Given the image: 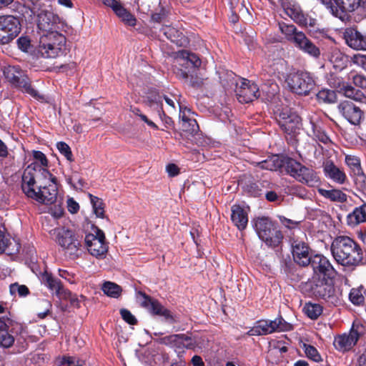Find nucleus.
I'll return each mask as SVG.
<instances>
[{
	"label": "nucleus",
	"mask_w": 366,
	"mask_h": 366,
	"mask_svg": "<svg viewBox=\"0 0 366 366\" xmlns=\"http://www.w3.org/2000/svg\"><path fill=\"white\" fill-rule=\"evenodd\" d=\"M286 82L290 90L299 95H308L315 87V81L307 72L290 73L287 75Z\"/></svg>",
	"instance_id": "obj_8"
},
{
	"label": "nucleus",
	"mask_w": 366,
	"mask_h": 366,
	"mask_svg": "<svg viewBox=\"0 0 366 366\" xmlns=\"http://www.w3.org/2000/svg\"><path fill=\"white\" fill-rule=\"evenodd\" d=\"M345 162L351 169L353 174H358L360 172L362 168L360 166V161L357 157L355 156L347 155L345 157Z\"/></svg>",
	"instance_id": "obj_49"
},
{
	"label": "nucleus",
	"mask_w": 366,
	"mask_h": 366,
	"mask_svg": "<svg viewBox=\"0 0 366 366\" xmlns=\"http://www.w3.org/2000/svg\"><path fill=\"white\" fill-rule=\"evenodd\" d=\"M33 157L35 159L38 160L41 163V166L46 167L48 165V160L45 154L40 151H34Z\"/></svg>",
	"instance_id": "obj_63"
},
{
	"label": "nucleus",
	"mask_w": 366,
	"mask_h": 366,
	"mask_svg": "<svg viewBox=\"0 0 366 366\" xmlns=\"http://www.w3.org/2000/svg\"><path fill=\"white\" fill-rule=\"evenodd\" d=\"M137 295L142 297V300H140L142 307L149 310L153 315L164 317L165 320L170 323L176 322L171 312L162 305L158 300L153 299L142 291H139Z\"/></svg>",
	"instance_id": "obj_14"
},
{
	"label": "nucleus",
	"mask_w": 366,
	"mask_h": 366,
	"mask_svg": "<svg viewBox=\"0 0 366 366\" xmlns=\"http://www.w3.org/2000/svg\"><path fill=\"white\" fill-rule=\"evenodd\" d=\"M340 90L346 97L356 101H360L363 97V94L360 90L356 89L350 85L343 84Z\"/></svg>",
	"instance_id": "obj_42"
},
{
	"label": "nucleus",
	"mask_w": 366,
	"mask_h": 366,
	"mask_svg": "<svg viewBox=\"0 0 366 366\" xmlns=\"http://www.w3.org/2000/svg\"><path fill=\"white\" fill-rule=\"evenodd\" d=\"M20 21L14 16H0V44L12 41L20 33Z\"/></svg>",
	"instance_id": "obj_10"
},
{
	"label": "nucleus",
	"mask_w": 366,
	"mask_h": 366,
	"mask_svg": "<svg viewBox=\"0 0 366 366\" xmlns=\"http://www.w3.org/2000/svg\"><path fill=\"white\" fill-rule=\"evenodd\" d=\"M330 249L335 260L344 267L353 270L362 262L363 252L360 246L347 236L335 237Z\"/></svg>",
	"instance_id": "obj_1"
},
{
	"label": "nucleus",
	"mask_w": 366,
	"mask_h": 366,
	"mask_svg": "<svg viewBox=\"0 0 366 366\" xmlns=\"http://www.w3.org/2000/svg\"><path fill=\"white\" fill-rule=\"evenodd\" d=\"M350 301L356 305H360L365 302V297L361 294L360 291L352 289L349 295Z\"/></svg>",
	"instance_id": "obj_57"
},
{
	"label": "nucleus",
	"mask_w": 366,
	"mask_h": 366,
	"mask_svg": "<svg viewBox=\"0 0 366 366\" xmlns=\"http://www.w3.org/2000/svg\"><path fill=\"white\" fill-rule=\"evenodd\" d=\"M180 334L171 335L159 338L157 342L162 345H165L171 347H176L180 349Z\"/></svg>",
	"instance_id": "obj_45"
},
{
	"label": "nucleus",
	"mask_w": 366,
	"mask_h": 366,
	"mask_svg": "<svg viewBox=\"0 0 366 366\" xmlns=\"http://www.w3.org/2000/svg\"><path fill=\"white\" fill-rule=\"evenodd\" d=\"M286 172L299 182L313 187L320 181L317 173L294 159L290 158L286 162Z\"/></svg>",
	"instance_id": "obj_7"
},
{
	"label": "nucleus",
	"mask_w": 366,
	"mask_h": 366,
	"mask_svg": "<svg viewBox=\"0 0 366 366\" xmlns=\"http://www.w3.org/2000/svg\"><path fill=\"white\" fill-rule=\"evenodd\" d=\"M303 310L312 320L317 319L322 312V307L318 304L307 303Z\"/></svg>",
	"instance_id": "obj_43"
},
{
	"label": "nucleus",
	"mask_w": 366,
	"mask_h": 366,
	"mask_svg": "<svg viewBox=\"0 0 366 366\" xmlns=\"http://www.w3.org/2000/svg\"><path fill=\"white\" fill-rule=\"evenodd\" d=\"M161 97L159 95L153 97H147V99L145 101V103L147 106L152 107L154 104L159 106V109L158 110L159 116L160 119L164 122V127L167 129L172 128L174 125V122L172 118L167 116L162 108V104L161 102Z\"/></svg>",
	"instance_id": "obj_31"
},
{
	"label": "nucleus",
	"mask_w": 366,
	"mask_h": 366,
	"mask_svg": "<svg viewBox=\"0 0 366 366\" xmlns=\"http://www.w3.org/2000/svg\"><path fill=\"white\" fill-rule=\"evenodd\" d=\"M272 184L268 181L249 182L244 186V191L251 196L261 197L266 189H271Z\"/></svg>",
	"instance_id": "obj_30"
},
{
	"label": "nucleus",
	"mask_w": 366,
	"mask_h": 366,
	"mask_svg": "<svg viewBox=\"0 0 366 366\" xmlns=\"http://www.w3.org/2000/svg\"><path fill=\"white\" fill-rule=\"evenodd\" d=\"M345 39L349 46L357 50L366 49V39L360 32L354 30H347L345 33Z\"/></svg>",
	"instance_id": "obj_27"
},
{
	"label": "nucleus",
	"mask_w": 366,
	"mask_h": 366,
	"mask_svg": "<svg viewBox=\"0 0 366 366\" xmlns=\"http://www.w3.org/2000/svg\"><path fill=\"white\" fill-rule=\"evenodd\" d=\"M55 237V241L62 247L65 255L71 259H76L82 253L81 241L75 236L72 230L65 227L56 228L50 232Z\"/></svg>",
	"instance_id": "obj_3"
},
{
	"label": "nucleus",
	"mask_w": 366,
	"mask_h": 366,
	"mask_svg": "<svg viewBox=\"0 0 366 366\" xmlns=\"http://www.w3.org/2000/svg\"><path fill=\"white\" fill-rule=\"evenodd\" d=\"M21 69L19 66H9L4 69V75L6 80L10 82L14 80L16 74H19Z\"/></svg>",
	"instance_id": "obj_56"
},
{
	"label": "nucleus",
	"mask_w": 366,
	"mask_h": 366,
	"mask_svg": "<svg viewBox=\"0 0 366 366\" xmlns=\"http://www.w3.org/2000/svg\"><path fill=\"white\" fill-rule=\"evenodd\" d=\"M274 114L281 129L288 134L295 133L300 124V117L287 107L278 109Z\"/></svg>",
	"instance_id": "obj_11"
},
{
	"label": "nucleus",
	"mask_w": 366,
	"mask_h": 366,
	"mask_svg": "<svg viewBox=\"0 0 366 366\" xmlns=\"http://www.w3.org/2000/svg\"><path fill=\"white\" fill-rule=\"evenodd\" d=\"M258 237L271 247H278L282 241L283 234L274 223L267 217L257 219L254 224Z\"/></svg>",
	"instance_id": "obj_4"
},
{
	"label": "nucleus",
	"mask_w": 366,
	"mask_h": 366,
	"mask_svg": "<svg viewBox=\"0 0 366 366\" xmlns=\"http://www.w3.org/2000/svg\"><path fill=\"white\" fill-rule=\"evenodd\" d=\"M295 45L315 59H318L320 56L321 51L320 48L309 39L305 34H297V36L295 38Z\"/></svg>",
	"instance_id": "obj_24"
},
{
	"label": "nucleus",
	"mask_w": 366,
	"mask_h": 366,
	"mask_svg": "<svg viewBox=\"0 0 366 366\" xmlns=\"http://www.w3.org/2000/svg\"><path fill=\"white\" fill-rule=\"evenodd\" d=\"M335 3L334 16L342 21L348 19L347 14L352 12L360 6L366 7V0H333Z\"/></svg>",
	"instance_id": "obj_18"
},
{
	"label": "nucleus",
	"mask_w": 366,
	"mask_h": 366,
	"mask_svg": "<svg viewBox=\"0 0 366 366\" xmlns=\"http://www.w3.org/2000/svg\"><path fill=\"white\" fill-rule=\"evenodd\" d=\"M120 314L122 319L129 325H136L137 322L135 317L127 309H122Z\"/></svg>",
	"instance_id": "obj_60"
},
{
	"label": "nucleus",
	"mask_w": 366,
	"mask_h": 366,
	"mask_svg": "<svg viewBox=\"0 0 366 366\" xmlns=\"http://www.w3.org/2000/svg\"><path fill=\"white\" fill-rule=\"evenodd\" d=\"M319 194L331 202L343 203L347 202V196L342 190L337 189H318Z\"/></svg>",
	"instance_id": "obj_33"
},
{
	"label": "nucleus",
	"mask_w": 366,
	"mask_h": 366,
	"mask_svg": "<svg viewBox=\"0 0 366 366\" xmlns=\"http://www.w3.org/2000/svg\"><path fill=\"white\" fill-rule=\"evenodd\" d=\"M85 360L75 356H64L59 362V366H84Z\"/></svg>",
	"instance_id": "obj_46"
},
{
	"label": "nucleus",
	"mask_w": 366,
	"mask_h": 366,
	"mask_svg": "<svg viewBox=\"0 0 366 366\" xmlns=\"http://www.w3.org/2000/svg\"><path fill=\"white\" fill-rule=\"evenodd\" d=\"M177 63L185 69H196L200 66L201 60L199 56L187 50H180L175 54Z\"/></svg>",
	"instance_id": "obj_23"
},
{
	"label": "nucleus",
	"mask_w": 366,
	"mask_h": 366,
	"mask_svg": "<svg viewBox=\"0 0 366 366\" xmlns=\"http://www.w3.org/2000/svg\"><path fill=\"white\" fill-rule=\"evenodd\" d=\"M304 347L305 352L308 358L315 362H320L322 360L320 355L314 346L305 344Z\"/></svg>",
	"instance_id": "obj_51"
},
{
	"label": "nucleus",
	"mask_w": 366,
	"mask_h": 366,
	"mask_svg": "<svg viewBox=\"0 0 366 366\" xmlns=\"http://www.w3.org/2000/svg\"><path fill=\"white\" fill-rule=\"evenodd\" d=\"M65 46H59L49 42L46 39H40L38 51L44 58H55L64 53Z\"/></svg>",
	"instance_id": "obj_25"
},
{
	"label": "nucleus",
	"mask_w": 366,
	"mask_h": 366,
	"mask_svg": "<svg viewBox=\"0 0 366 366\" xmlns=\"http://www.w3.org/2000/svg\"><path fill=\"white\" fill-rule=\"evenodd\" d=\"M280 29L282 33L284 34L287 39L295 44V38L297 36V34H304L302 31H298L296 26L293 24H287L285 23L279 24Z\"/></svg>",
	"instance_id": "obj_38"
},
{
	"label": "nucleus",
	"mask_w": 366,
	"mask_h": 366,
	"mask_svg": "<svg viewBox=\"0 0 366 366\" xmlns=\"http://www.w3.org/2000/svg\"><path fill=\"white\" fill-rule=\"evenodd\" d=\"M364 327L361 324H353L349 333H344L335 337L333 345L336 350L345 352L350 350L364 333Z\"/></svg>",
	"instance_id": "obj_9"
},
{
	"label": "nucleus",
	"mask_w": 366,
	"mask_h": 366,
	"mask_svg": "<svg viewBox=\"0 0 366 366\" xmlns=\"http://www.w3.org/2000/svg\"><path fill=\"white\" fill-rule=\"evenodd\" d=\"M26 174V183L21 189L28 197L46 204H52L56 201L58 193L56 182L40 184L36 192L34 186V177L30 176L29 172Z\"/></svg>",
	"instance_id": "obj_2"
},
{
	"label": "nucleus",
	"mask_w": 366,
	"mask_h": 366,
	"mask_svg": "<svg viewBox=\"0 0 366 366\" xmlns=\"http://www.w3.org/2000/svg\"><path fill=\"white\" fill-rule=\"evenodd\" d=\"M337 109L342 116L352 124L357 125L360 123L363 112L352 102L349 100L341 102L337 106Z\"/></svg>",
	"instance_id": "obj_19"
},
{
	"label": "nucleus",
	"mask_w": 366,
	"mask_h": 366,
	"mask_svg": "<svg viewBox=\"0 0 366 366\" xmlns=\"http://www.w3.org/2000/svg\"><path fill=\"white\" fill-rule=\"evenodd\" d=\"M67 208L69 212H70L72 214H75L79 211V205L72 198H69L67 200Z\"/></svg>",
	"instance_id": "obj_64"
},
{
	"label": "nucleus",
	"mask_w": 366,
	"mask_h": 366,
	"mask_svg": "<svg viewBox=\"0 0 366 366\" xmlns=\"http://www.w3.org/2000/svg\"><path fill=\"white\" fill-rule=\"evenodd\" d=\"M14 336L9 333L8 331L0 335V347L3 348L11 347L14 345Z\"/></svg>",
	"instance_id": "obj_52"
},
{
	"label": "nucleus",
	"mask_w": 366,
	"mask_h": 366,
	"mask_svg": "<svg viewBox=\"0 0 366 366\" xmlns=\"http://www.w3.org/2000/svg\"><path fill=\"white\" fill-rule=\"evenodd\" d=\"M29 173L30 176L34 177V186H35L37 182H40L41 179H47L48 183H56V178L53 176L46 169L43 168L41 165L33 163L29 164L24 170L22 179H21V187L25 185L26 183V173Z\"/></svg>",
	"instance_id": "obj_20"
},
{
	"label": "nucleus",
	"mask_w": 366,
	"mask_h": 366,
	"mask_svg": "<svg viewBox=\"0 0 366 366\" xmlns=\"http://www.w3.org/2000/svg\"><path fill=\"white\" fill-rule=\"evenodd\" d=\"M290 157H280L279 156H273L264 161L257 163V165L263 169L276 171L284 168L286 170V162Z\"/></svg>",
	"instance_id": "obj_29"
},
{
	"label": "nucleus",
	"mask_w": 366,
	"mask_h": 366,
	"mask_svg": "<svg viewBox=\"0 0 366 366\" xmlns=\"http://www.w3.org/2000/svg\"><path fill=\"white\" fill-rule=\"evenodd\" d=\"M102 290L107 296L117 298L122 293V287L117 284L112 282H105L102 287Z\"/></svg>",
	"instance_id": "obj_39"
},
{
	"label": "nucleus",
	"mask_w": 366,
	"mask_h": 366,
	"mask_svg": "<svg viewBox=\"0 0 366 366\" xmlns=\"http://www.w3.org/2000/svg\"><path fill=\"white\" fill-rule=\"evenodd\" d=\"M257 324L262 335L272 333L274 332L275 322L268 320H259Z\"/></svg>",
	"instance_id": "obj_48"
},
{
	"label": "nucleus",
	"mask_w": 366,
	"mask_h": 366,
	"mask_svg": "<svg viewBox=\"0 0 366 366\" xmlns=\"http://www.w3.org/2000/svg\"><path fill=\"white\" fill-rule=\"evenodd\" d=\"M317 98L319 102L323 103H335L337 101L336 93L330 89H322L317 94Z\"/></svg>",
	"instance_id": "obj_44"
},
{
	"label": "nucleus",
	"mask_w": 366,
	"mask_h": 366,
	"mask_svg": "<svg viewBox=\"0 0 366 366\" xmlns=\"http://www.w3.org/2000/svg\"><path fill=\"white\" fill-rule=\"evenodd\" d=\"M137 295L142 297V300H140L142 307L149 310L153 315L164 317L165 320L170 323L176 322L171 312L162 305L158 300L153 299L142 291H139Z\"/></svg>",
	"instance_id": "obj_15"
},
{
	"label": "nucleus",
	"mask_w": 366,
	"mask_h": 366,
	"mask_svg": "<svg viewBox=\"0 0 366 366\" xmlns=\"http://www.w3.org/2000/svg\"><path fill=\"white\" fill-rule=\"evenodd\" d=\"M310 265L312 267L314 273L316 274L315 276L322 274L330 278L336 274L330 262L321 254L313 256Z\"/></svg>",
	"instance_id": "obj_21"
},
{
	"label": "nucleus",
	"mask_w": 366,
	"mask_h": 366,
	"mask_svg": "<svg viewBox=\"0 0 366 366\" xmlns=\"http://www.w3.org/2000/svg\"><path fill=\"white\" fill-rule=\"evenodd\" d=\"M181 118V128L183 132L191 134L197 132L199 126L195 119L187 118L185 114H182Z\"/></svg>",
	"instance_id": "obj_40"
},
{
	"label": "nucleus",
	"mask_w": 366,
	"mask_h": 366,
	"mask_svg": "<svg viewBox=\"0 0 366 366\" xmlns=\"http://www.w3.org/2000/svg\"><path fill=\"white\" fill-rule=\"evenodd\" d=\"M29 8L32 14L37 16L38 28L43 31H51L59 28V18L49 10L39 1H31Z\"/></svg>",
	"instance_id": "obj_5"
},
{
	"label": "nucleus",
	"mask_w": 366,
	"mask_h": 366,
	"mask_svg": "<svg viewBox=\"0 0 366 366\" xmlns=\"http://www.w3.org/2000/svg\"><path fill=\"white\" fill-rule=\"evenodd\" d=\"M232 221L240 230L244 229L248 222L247 214L244 209L239 205H234L232 207Z\"/></svg>",
	"instance_id": "obj_32"
},
{
	"label": "nucleus",
	"mask_w": 366,
	"mask_h": 366,
	"mask_svg": "<svg viewBox=\"0 0 366 366\" xmlns=\"http://www.w3.org/2000/svg\"><path fill=\"white\" fill-rule=\"evenodd\" d=\"M264 194L266 199L271 202H280L282 200L280 195H278L274 191L269 190V189H266Z\"/></svg>",
	"instance_id": "obj_61"
},
{
	"label": "nucleus",
	"mask_w": 366,
	"mask_h": 366,
	"mask_svg": "<svg viewBox=\"0 0 366 366\" xmlns=\"http://www.w3.org/2000/svg\"><path fill=\"white\" fill-rule=\"evenodd\" d=\"M347 224L352 227L366 222V209L365 204L356 207L352 212L350 213L347 215Z\"/></svg>",
	"instance_id": "obj_34"
},
{
	"label": "nucleus",
	"mask_w": 366,
	"mask_h": 366,
	"mask_svg": "<svg viewBox=\"0 0 366 366\" xmlns=\"http://www.w3.org/2000/svg\"><path fill=\"white\" fill-rule=\"evenodd\" d=\"M18 73L19 74H16L14 80L11 81L9 83L13 86L21 89L38 100H44V97L39 94V92L31 86L29 79L25 72L20 69Z\"/></svg>",
	"instance_id": "obj_22"
},
{
	"label": "nucleus",
	"mask_w": 366,
	"mask_h": 366,
	"mask_svg": "<svg viewBox=\"0 0 366 366\" xmlns=\"http://www.w3.org/2000/svg\"><path fill=\"white\" fill-rule=\"evenodd\" d=\"M9 290L11 295H15L17 292L20 297H25L29 294V290L26 285H19L17 282L11 284Z\"/></svg>",
	"instance_id": "obj_50"
},
{
	"label": "nucleus",
	"mask_w": 366,
	"mask_h": 366,
	"mask_svg": "<svg viewBox=\"0 0 366 366\" xmlns=\"http://www.w3.org/2000/svg\"><path fill=\"white\" fill-rule=\"evenodd\" d=\"M89 197L92 204L94 213L97 217H104V204L103 200L92 194H89Z\"/></svg>",
	"instance_id": "obj_41"
},
{
	"label": "nucleus",
	"mask_w": 366,
	"mask_h": 366,
	"mask_svg": "<svg viewBox=\"0 0 366 366\" xmlns=\"http://www.w3.org/2000/svg\"><path fill=\"white\" fill-rule=\"evenodd\" d=\"M330 59L334 67L340 70L346 67L349 61L348 56L337 49L332 51Z\"/></svg>",
	"instance_id": "obj_36"
},
{
	"label": "nucleus",
	"mask_w": 366,
	"mask_h": 366,
	"mask_svg": "<svg viewBox=\"0 0 366 366\" xmlns=\"http://www.w3.org/2000/svg\"><path fill=\"white\" fill-rule=\"evenodd\" d=\"M19 49L23 52H29L33 49L31 38L26 35H22L16 40Z\"/></svg>",
	"instance_id": "obj_47"
},
{
	"label": "nucleus",
	"mask_w": 366,
	"mask_h": 366,
	"mask_svg": "<svg viewBox=\"0 0 366 366\" xmlns=\"http://www.w3.org/2000/svg\"><path fill=\"white\" fill-rule=\"evenodd\" d=\"M41 280L51 290H54L55 294L59 298L68 299L71 306L79 307V300L75 295H72L69 290L64 289L59 280L54 278L50 274L45 272L42 274Z\"/></svg>",
	"instance_id": "obj_13"
},
{
	"label": "nucleus",
	"mask_w": 366,
	"mask_h": 366,
	"mask_svg": "<svg viewBox=\"0 0 366 366\" xmlns=\"http://www.w3.org/2000/svg\"><path fill=\"white\" fill-rule=\"evenodd\" d=\"M56 147H57L58 150L59 151V152L61 154H63L66 158L67 160H69V162L74 161L71 148L66 143H65L64 142H58L56 144Z\"/></svg>",
	"instance_id": "obj_53"
},
{
	"label": "nucleus",
	"mask_w": 366,
	"mask_h": 366,
	"mask_svg": "<svg viewBox=\"0 0 366 366\" xmlns=\"http://www.w3.org/2000/svg\"><path fill=\"white\" fill-rule=\"evenodd\" d=\"M315 137L317 141L325 144H329L332 142L330 137L321 129H316L315 131Z\"/></svg>",
	"instance_id": "obj_62"
},
{
	"label": "nucleus",
	"mask_w": 366,
	"mask_h": 366,
	"mask_svg": "<svg viewBox=\"0 0 366 366\" xmlns=\"http://www.w3.org/2000/svg\"><path fill=\"white\" fill-rule=\"evenodd\" d=\"M114 13L125 24L132 26L136 24L137 19L134 16L127 11L122 4L116 8Z\"/></svg>",
	"instance_id": "obj_37"
},
{
	"label": "nucleus",
	"mask_w": 366,
	"mask_h": 366,
	"mask_svg": "<svg viewBox=\"0 0 366 366\" xmlns=\"http://www.w3.org/2000/svg\"><path fill=\"white\" fill-rule=\"evenodd\" d=\"M235 93L238 101L242 104L251 102L260 96L257 85L245 79L240 84H236Z\"/></svg>",
	"instance_id": "obj_16"
},
{
	"label": "nucleus",
	"mask_w": 366,
	"mask_h": 366,
	"mask_svg": "<svg viewBox=\"0 0 366 366\" xmlns=\"http://www.w3.org/2000/svg\"><path fill=\"white\" fill-rule=\"evenodd\" d=\"M272 322H275V331H288L292 330V325L287 322L282 317L277 318Z\"/></svg>",
	"instance_id": "obj_58"
},
{
	"label": "nucleus",
	"mask_w": 366,
	"mask_h": 366,
	"mask_svg": "<svg viewBox=\"0 0 366 366\" xmlns=\"http://www.w3.org/2000/svg\"><path fill=\"white\" fill-rule=\"evenodd\" d=\"M207 79H204L198 76H192L190 79V86L194 89H201L207 84Z\"/></svg>",
	"instance_id": "obj_59"
},
{
	"label": "nucleus",
	"mask_w": 366,
	"mask_h": 366,
	"mask_svg": "<svg viewBox=\"0 0 366 366\" xmlns=\"http://www.w3.org/2000/svg\"><path fill=\"white\" fill-rule=\"evenodd\" d=\"M287 14L300 25H305L307 24L306 19L304 15L298 11L292 9H288Z\"/></svg>",
	"instance_id": "obj_54"
},
{
	"label": "nucleus",
	"mask_w": 366,
	"mask_h": 366,
	"mask_svg": "<svg viewBox=\"0 0 366 366\" xmlns=\"http://www.w3.org/2000/svg\"><path fill=\"white\" fill-rule=\"evenodd\" d=\"M180 348L192 349L196 345V341L185 334H180Z\"/></svg>",
	"instance_id": "obj_55"
},
{
	"label": "nucleus",
	"mask_w": 366,
	"mask_h": 366,
	"mask_svg": "<svg viewBox=\"0 0 366 366\" xmlns=\"http://www.w3.org/2000/svg\"><path fill=\"white\" fill-rule=\"evenodd\" d=\"M301 290L309 296L327 300L333 297L335 287L325 278L313 276L310 280L300 285Z\"/></svg>",
	"instance_id": "obj_6"
},
{
	"label": "nucleus",
	"mask_w": 366,
	"mask_h": 366,
	"mask_svg": "<svg viewBox=\"0 0 366 366\" xmlns=\"http://www.w3.org/2000/svg\"><path fill=\"white\" fill-rule=\"evenodd\" d=\"M40 39H46L51 44L59 46H65L66 45V37L59 33L58 29L43 33Z\"/></svg>",
	"instance_id": "obj_35"
},
{
	"label": "nucleus",
	"mask_w": 366,
	"mask_h": 366,
	"mask_svg": "<svg viewBox=\"0 0 366 366\" xmlns=\"http://www.w3.org/2000/svg\"><path fill=\"white\" fill-rule=\"evenodd\" d=\"M291 246L295 262L302 267L310 265L312 256L308 244L302 240L293 239Z\"/></svg>",
	"instance_id": "obj_17"
},
{
	"label": "nucleus",
	"mask_w": 366,
	"mask_h": 366,
	"mask_svg": "<svg viewBox=\"0 0 366 366\" xmlns=\"http://www.w3.org/2000/svg\"><path fill=\"white\" fill-rule=\"evenodd\" d=\"M323 169L327 177L338 184H343L347 179L343 170L337 167L333 162L327 160L323 163Z\"/></svg>",
	"instance_id": "obj_26"
},
{
	"label": "nucleus",
	"mask_w": 366,
	"mask_h": 366,
	"mask_svg": "<svg viewBox=\"0 0 366 366\" xmlns=\"http://www.w3.org/2000/svg\"><path fill=\"white\" fill-rule=\"evenodd\" d=\"M160 31L171 41L179 46H184L188 43V39L182 32L170 26L162 27Z\"/></svg>",
	"instance_id": "obj_28"
},
{
	"label": "nucleus",
	"mask_w": 366,
	"mask_h": 366,
	"mask_svg": "<svg viewBox=\"0 0 366 366\" xmlns=\"http://www.w3.org/2000/svg\"><path fill=\"white\" fill-rule=\"evenodd\" d=\"M85 244L89 252L97 257L104 258L108 251V245L105 241V235L103 231L97 229L96 234H88L85 237Z\"/></svg>",
	"instance_id": "obj_12"
}]
</instances>
